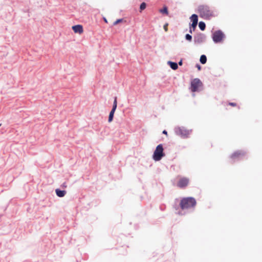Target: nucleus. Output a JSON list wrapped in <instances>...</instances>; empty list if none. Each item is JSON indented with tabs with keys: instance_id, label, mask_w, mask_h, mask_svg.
<instances>
[{
	"instance_id": "7",
	"label": "nucleus",
	"mask_w": 262,
	"mask_h": 262,
	"mask_svg": "<svg viewBox=\"0 0 262 262\" xmlns=\"http://www.w3.org/2000/svg\"><path fill=\"white\" fill-rule=\"evenodd\" d=\"M117 105V97H115L114 101L112 110H111V112L110 113V115H109V117H108V121L109 122H112L113 119L114 114L116 110Z\"/></svg>"
},
{
	"instance_id": "21",
	"label": "nucleus",
	"mask_w": 262,
	"mask_h": 262,
	"mask_svg": "<svg viewBox=\"0 0 262 262\" xmlns=\"http://www.w3.org/2000/svg\"><path fill=\"white\" fill-rule=\"evenodd\" d=\"M198 23H192L191 24V27L193 28V30H194L195 27H196Z\"/></svg>"
},
{
	"instance_id": "25",
	"label": "nucleus",
	"mask_w": 262,
	"mask_h": 262,
	"mask_svg": "<svg viewBox=\"0 0 262 262\" xmlns=\"http://www.w3.org/2000/svg\"><path fill=\"white\" fill-rule=\"evenodd\" d=\"M104 21H105V23H107V20L105 18L104 19Z\"/></svg>"
},
{
	"instance_id": "22",
	"label": "nucleus",
	"mask_w": 262,
	"mask_h": 262,
	"mask_svg": "<svg viewBox=\"0 0 262 262\" xmlns=\"http://www.w3.org/2000/svg\"><path fill=\"white\" fill-rule=\"evenodd\" d=\"M228 104H229V105L232 106H233V107H234V106H236V103H234V102H229V103H228Z\"/></svg>"
},
{
	"instance_id": "20",
	"label": "nucleus",
	"mask_w": 262,
	"mask_h": 262,
	"mask_svg": "<svg viewBox=\"0 0 262 262\" xmlns=\"http://www.w3.org/2000/svg\"><path fill=\"white\" fill-rule=\"evenodd\" d=\"M168 23H166L164 25V29L165 30V31L167 32L168 31Z\"/></svg>"
},
{
	"instance_id": "1",
	"label": "nucleus",
	"mask_w": 262,
	"mask_h": 262,
	"mask_svg": "<svg viewBox=\"0 0 262 262\" xmlns=\"http://www.w3.org/2000/svg\"><path fill=\"white\" fill-rule=\"evenodd\" d=\"M196 202L194 198L192 197L184 198L181 200L180 205L183 210L194 207Z\"/></svg>"
},
{
	"instance_id": "13",
	"label": "nucleus",
	"mask_w": 262,
	"mask_h": 262,
	"mask_svg": "<svg viewBox=\"0 0 262 262\" xmlns=\"http://www.w3.org/2000/svg\"><path fill=\"white\" fill-rule=\"evenodd\" d=\"M169 64L171 68L173 70H177L178 68V64L176 62L169 61Z\"/></svg>"
},
{
	"instance_id": "15",
	"label": "nucleus",
	"mask_w": 262,
	"mask_h": 262,
	"mask_svg": "<svg viewBox=\"0 0 262 262\" xmlns=\"http://www.w3.org/2000/svg\"><path fill=\"white\" fill-rule=\"evenodd\" d=\"M199 27L201 30L203 31L205 29L206 25L204 22L200 21L199 24Z\"/></svg>"
},
{
	"instance_id": "12",
	"label": "nucleus",
	"mask_w": 262,
	"mask_h": 262,
	"mask_svg": "<svg viewBox=\"0 0 262 262\" xmlns=\"http://www.w3.org/2000/svg\"><path fill=\"white\" fill-rule=\"evenodd\" d=\"M192 23H198V17L196 14H192L190 17Z\"/></svg>"
},
{
	"instance_id": "24",
	"label": "nucleus",
	"mask_w": 262,
	"mask_h": 262,
	"mask_svg": "<svg viewBox=\"0 0 262 262\" xmlns=\"http://www.w3.org/2000/svg\"><path fill=\"white\" fill-rule=\"evenodd\" d=\"M179 65L181 66L182 64V61H180L179 62Z\"/></svg>"
},
{
	"instance_id": "11",
	"label": "nucleus",
	"mask_w": 262,
	"mask_h": 262,
	"mask_svg": "<svg viewBox=\"0 0 262 262\" xmlns=\"http://www.w3.org/2000/svg\"><path fill=\"white\" fill-rule=\"evenodd\" d=\"M55 192L57 195L59 197H63L66 193V191L65 190H60L59 189H56L55 190Z\"/></svg>"
},
{
	"instance_id": "28",
	"label": "nucleus",
	"mask_w": 262,
	"mask_h": 262,
	"mask_svg": "<svg viewBox=\"0 0 262 262\" xmlns=\"http://www.w3.org/2000/svg\"><path fill=\"white\" fill-rule=\"evenodd\" d=\"M198 68L200 69V66L198 67Z\"/></svg>"
},
{
	"instance_id": "10",
	"label": "nucleus",
	"mask_w": 262,
	"mask_h": 262,
	"mask_svg": "<svg viewBox=\"0 0 262 262\" xmlns=\"http://www.w3.org/2000/svg\"><path fill=\"white\" fill-rule=\"evenodd\" d=\"M72 28L75 33H79L81 34L83 32V29L82 25H77L73 26H72Z\"/></svg>"
},
{
	"instance_id": "14",
	"label": "nucleus",
	"mask_w": 262,
	"mask_h": 262,
	"mask_svg": "<svg viewBox=\"0 0 262 262\" xmlns=\"http://www.w3.org/2000/svg\"><path fill=\"white\" fill-rule=\"evenodd\" d=\"M200 60L202 64L206 63L207 61L206 56L205 55H201Z\"/></svg>"
},
{
	"instance_id": "5",
	"label": "nucleus",
	"mask_w": 262,
	"mask_h": 262,
	"mask_svg": "<svg viewBox=\"0 0 262 262\" xmlns=\"http://www.w3.org/2000/svg\"><path fill=\"white\" fill-rule=\"evenodd\" d=\"M189 183V179L186 177H180L177 186L180 188L186 187Z\"/></svg>"
},
{
	"instance_id": "6",
	"label": "nucleus",
	"mask_w": 262,
	"mask_h": 262,
	"mask_svg": "<svg viewBox=\"0 0 262 262\" xmlns=\"http://www.w3.org/2000/svg\"><path fill=\"white\" fill-rule=\"evenodd\" d=\"M224 37V34L221 31H215L212 36L213 40L216 43L222 41Z\"/></svg>"
},
{
	"instance_id": "19",
	"label": "nucleus",
	"mask_w": 262,
	"mask_h": 262,
	"mask_svg": "<svg viewBox=\"0 0 262 262\" xmlns=\"http://www.w3.org/2000/svg\"><path fill=\"white\" fill-rule=\"evenodd\" d=\"M122 19H117L116 21H115L114 23V25H117L118 23H120V22H122Z\"/></svg>"
},
{
	"instance_id": "8",
	"label": "nucleus",
	"mask_w": 262,
	"mask_h": 262,
	"mask_svg": "<svg viewBox=\"0 0 262 262\" xmlns=\"http://www.w3.org/2000/svg\"><path fill=\"white\" fill-rule=\"evenodd\" d=\"M177 135L182 137H187L189 135V131L182 127H178L176 129Z\"/></svg>"
},
{
	"instance_id": "9",
	"label": "nucleus",
	"mask_w": 262,
	"mask_h": 262,
	"mask_svg": "<svg viewBox=\"0 0 262 262\" xmlns=\"http://www.w3.org/2000/svg\"><path fill=\"white\" fill-rule=\"evenodd\" d=\"M245 155V152L242 150H238L234 152L231 156V158L232 159H236L243 157Z\"/></svg>"
},
{
	"instance_id": "27",
	"label": "nucleus",
	"mask_w": 262,
	"mask_h": 262,
	"mask_svg": "<svg viewBox=\"0 0 262 262\" xmlns=\"http://www.w3.org/2000/svg\"><path fill=\"white\" fill-rule=\"evenodd\" d=\"M198 68L200 69V66L198 67Z\"/></svg>"
},
{
	"instance_id": "17",
	"label": "nucleus",
	"mask_w": 262,
	"mask_h": 262,
	"mask_svg": "<svg viewBox=\"0 0 262 262\" xmlns=\"http://www.w3.org/2000/svg\"><path fill=\"white\" fill-rule=\"evenodd\" d=\"M146 4L143 2L140 5V9L141 11L144 10L146 8Z\"/></svg>"
},
{
	"instance_id": "18",
	"label": "nucleus",
	"mask_w": 262,
	"mask_h": 262,
	"mask_svg": "<svg viewBox=\"0 0 262 262\" xmlns=\"http://www.w3.org/2000/svg\"><path fill=\"white\" fill-rule=\"evenodd\" d=\"M185 38L187 40H188L189 41H191V39H192V36L189 34H186Z\"/></svg>"
},
{
	"instance_id": "23",
	"label": "nucleus",
	"mask_w": 262,
	"mask_h": 262,
	"mask_svg": "<svg viewBox=\"0 0 262 262\" xmlns=\"http://www.w3.org/2000/svg\"><path fill=\"white\" fill-rule=\"evenodd\" d=\"M163 134H165V135H167V131H166V130H164L163 131Z\"/></svg>"
},
{
	"instance_id": "29",
	"label": "nucleus",
	"mask_w": 262,
	"mask_h": 262,
	"mask_svg": "<svg viewBox=\"0 0 262 262\" xmlns=\"http://www.w3.org/2000/svg\"><path fill=\"white\" fill-rule=\"evenodd\" d=\"M1 126V124H0V126Z\"/></svg>"
},
{
	"instance_id": "16",
	"label": "nucleus",
	"mask_w": 262,
	"mask_h": 262,
	"mask_svg": "<svg viewBox=\"0 0 262 262\" xmlns=\"http://www.w3.org/2000/svg\"><path fill=\"white\" fill-rule=\"evenodd\" d=\"M160 12L163 14H165L166 15L168 14V9L167 7H164L163 9L160 10Z\"/></svg>"
},
{
	"instance_id": "3",
	"label": "nucleus",
	"mask_w": 262,
	"mask_h": 262,
	"mask_svg": "<svg viewBox=\"0 0 262 262\" xmlns=\"http://www.w3.org/2000/svg\"><path fill=\"white\" fill-rule=\"evenodd\" d=\"M164 156L163 146L161 144H159L157 146L154 151L153 159L155 161H159Z\"/></svg>"
},
{
	"instance_id": "26",
	"label": "nucleus",
	"mask_w": 262,
	"mask_h": 262,
	"mask_svg": "<svg viewBox=\"0 0 262 262\" xmlns=\"http://www.w3.org/2000/svg\"><path fill=\"white\" fill-rule=\"evenodd\" d=\"M63 187H66V185H64V184H63Z\"/></svg>"
},
{
	"instance_id": "2",
	"label": "nucleus",
	"mask_w": 262,
	"mask_h": 262,
	"mask_svg": "<svg viewBox=\"0 0 262 262\" xmlns=\"http://www.w3.org/2000/svg\"><path fill=\"white\" fill-rule=\"evenodd\" d=\"M198 11L200 16L204 18H209L213 16V11L208 6L201 5L199 6Z\"/></svg>"
},
{
	"instance_id": "4",
	"label": "nucleus",
	"mask_w": 262,
	"mask_h": 262,
	"mask_svg": "<svg viewBox=\"0 0 262 262\" xmlns=\"http://www.w3.org/2000/svg\"><path fill=\"white\" fill-rule=\"evenodd\" d=\"M202 86V83L198 78H195L191 82L190 90L192 92L199 91Z\"/></svg>"
}]
</instances>
